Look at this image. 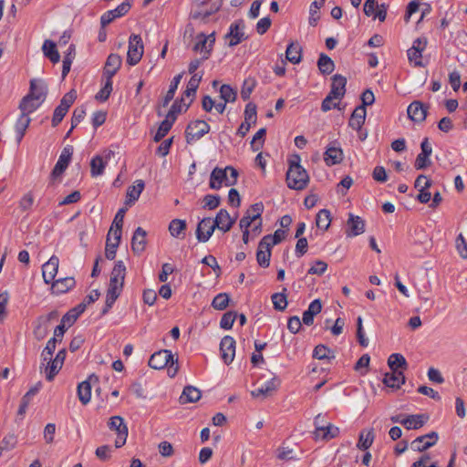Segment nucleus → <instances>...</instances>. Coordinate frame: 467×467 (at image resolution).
Wrapping results in <instances>:
<instances>
[{
  "mask_svg": "<svg viewBox=\"0 0 467 467\" xmlns=\"http://www.w3.org/2000/svg\"><path fill=\"white\" fill-rule=\"evenodd\" d=\"M144 47L140 35L132 34L129 39L127 63L130 66L137 65L143 56Z\"/></svg>",
  "mask_w": 467,
  "mask_h": 467,
  "instance_id": "5",
  "label": "nucleus"
},
{
  "mask_svg": "<svg viewBox=\"0 0 467 467\" xmlns=\"http://www.w3.org/2000/svg\"><path fill=\"white\" fill-rule=\"evenodd\" d=\"M439 436L436 431H431L428 434L416 438L411 443L410 448L414 451H425L429 448L432 447L438 441Z\"/></svg>",
  "mask_w": 467,
  "mask_h": 467,
  "instance_id": "11",
  "label": "nucleus"
},
{
  "mask_svg": "<svg viewBox=\"0 0 467 467\" xmlns=\"http://www.w3.org/2000/svg\"><path fill=\"white\" fill-rule=\"evenodd\" d=\"M170 363L174 364L173 355L171 350L162 349L152 354L149 359V366L154 369H161Z\"/></svg>",
  "mask_w": 467,
  "mask_h": 467,
  "instance_id": "9",
  "label": "nucleus"
},
{
  "mask_svg": "<svg viewBox=\"0 0 467 467\" xmlns=\"http://www.w3.org/2000/svg\"><path fill=\"white\" fill-rule=\"evenodd\" d=\"M256 105L253 102H249L246 104L244 109V122H248L250 125H253L256 123Z\"/></svg>",
  "mask_w": 467,
  "mask_h": 467,
  "instance_id": "57",
  "label": "nucleus"
},
{
  "mask_svg": "<svg viewBox=\"0 0 467 467\" xmlns=\"http://www.w3.org/2000/svg\"><path fill=\"white\" fill-rule=\"evenodd\" d=\"M271 247L270 237L264 236L259 242L256 252V261L260 266L265 268L269 266L271 258Z\"/></svg>",
  "mask_w": 467,
  "mask_h": 467,
  "instance_id": "12",
  "label": "nucleus"
},
{
  "mask_svg": "<svg viewBox=\"0 0 467 467\" xmlns=\"http://www.w3.org/2000/svg\"><path fill=\"white\" fill-rule=\"evenodd\" d=\"M264 211V205L262 202H256L250 206L246 211L244 217L240 220L239 226L241 229L249 228L252 223L261 219V214Z\"/></svg>",
  "mask_w": 467,
  "mask_h": 467,
  "instance_id": "13",
  "label": "nucleus"
},
{
  "mask_svg": "<svg viewBox=\"0 0 467 467\" xmlns=\"http://www.w3.org/2000/svg\"><path fill=\"white\" fill-rule=\"evenodd\" d=\"M229 305V296L226 293L218 294L212 302V306L217 310H224Z\"/></svg>",
  "mask_w": 467,
  "mask_h": 467,
  "instance_id": "58",
  "label": "nucleus"
},
{
  "mask_svg": "<svg viewBox=\"0 0 467 467\" xmlns=\"http://www.w3.org/2000/svg\"><path fill=\"white\" fill-rule=\"evenodd\" d=\"M202 76H197L194 74L188 82L187 88L184 91V96L186 97H194L196 94V90L201 82Z\"/></svg>",
  "mask_w": 467,
  "mask_h": 467,
  "instance_id": "56",
  "label": "nucleus"
},
{
  "mask_svg": "<svg viewBox=\"0 0 467 467\" xmlns=\"http://www.w3.org/2000/svg\"><path fill=\"white\" fill-rule=\"evenodd\" d=\"M41 388V382L36 383L32 387L21 399V403L17 411L19 416H24L26 412L27 407L33 396H35Z\"/></svg>",
  "mask_w": 467,
  "mask_h": 467,
  "instance_id": "37",
  "label": "nucleus"
},
{
  "mask_svg": "<svg viewBox=\"0 0 467 467\" xmlns=\"http://www.w3.org/2000/svg\"><path fill=\"white\" fill-rule=\"evenodd\" d=\"M59 259L52 255L49 260L42 266V276L46 284H51L56 277L58 270Z\"/></svg>",
  "mask_w": 467,
  "mask_h": 467,
  "instance_id": "20",
  "label": "nucleus"
},
{
  "mask_svg": "<svg viewBox=\"0 0 467 467\" xmlns=\"http://www.w3.org/2000/svg\"><path fill=\"white\" fill-rule=\"evenodd\" d=\"M238 171L232 166H227L224 169L214 168L210 176L209 185L213 190H219L224 182L226 186H233L236 184Z\"/></svg>",
  "mask_w": 467,
  "mask_h": 467,
  "instance_id": "2",
  "label": "nucleus"
},
{
  "mask_svg": "<svg viewBox=\"0 0 467 467\" xmlns=\"http://www.w3.org/2000/svg\"><path fill=\"white\" fill-rule=\"evenodd\" d=\"M220 98L224 102H234L237 98V92L230 85L223 84L220 88Z\"/></svg>",
  "mask_w": 467,
  "mask_h": 467,
  "instance_id": "52",
  "label": "nucleus"
},
{
  "mask_svg": "<svg viewBox=\"0 0 467 467\" xmlns=\"http://www.w3.org/2000/svg\"><path fill=\"white\" fill-rule=\"evenodd\" d=\"M112 92V79L106 78L104 87L97 93L96 99L106 101Z\"/></svg>",
  "mask_w": 467,
  "mask_h": 467,
  "instance_id": "61",
  "label": "nucleus"
},
{
  "mask_svg": "<svg viewBox=\"0 0 467 467\" xmlns=\"http://www.w3.org/2000/svg\"><path fill=\"white\" fill-rule=\"evenodd\" d=\"M201 390L193 386L184 387L179 401L181 404H187L190 402H196L201 399Z\"/></svg>",
  "mask_w": 467,
  "mask_h": 467,
  "instance_id": "32",
  "label": "nucleus"
},
{
  "mask_svg": "<svg viewBox=\"0 0 467 467\" xmlns=\"http://www.w3.org/2000/svg\"><path fill=\"white\" fill-rule=\"evenodd\" d=\"M325 0H314L309 9V25L312 26H317L319 19L318 10L324 5Z\"/></svg>",
  "mask_w": 467,
  "mask_h": 467,
  "instance_id": "50",
  "label": "nucleus"
},
{
  "mask_svg": "<svg viewBox=\"0 0 467 467\" xmlns=\"http://www.w3.org/2000/svg\"><path fill=\"white\" fill-rule=\"evenodd\" d=\"M133 0H125L115 9L107 11L100 17L101 27L104 28L109 25L114 19L126 15L131 7Z\"/></svg>",
  "mask_w": 467,
  "mask_h": 467,
  "instance_id": "8",
  "label": "nucleus"
},
{
  "mask_svg": "<svg viewBox=\"0 0 467 467\" xmlns=\"http://www.w3.org/2000/svg\"><path fill=\"white\" fill-rule=\"evenodd\" d=\"M42 50H43L44 55L47 58H49V60L52 63L56 64V63L59 62L60 55L57 49L56 44L52 40H49V39L45 40L43 47H42Z\"/></svg>",
  "mask_w": 467,
  "mask_h": 467,
  "instance_id": "38",
  "label": "nucleus"
},
{
  "mask_svg": "<svg viewBox=\"0 0 467 467\" xmlns=\"http://www.w3.org/2000/svg\"><path fill=\"white\" fill-rule=\"evenodd\" d=\"M317 67L323 75H329L335 69V63L327 55L321 53L317 60Z\"/></svg>",
  "mask_w": 467,
  "mask_h": 467,
  "instance_id": "41",
  "label": "nucleus"
},
{
  "mask_svg": "<svg viewBox=\"0 0 467 467\" xmlns=\"http://www.w3.org/2000/svg\"><path fill=\"white\" fill-rule=\"evenodd\" d=\"M244 28V25L242 21L231 25L230 31L225 36V37L230 38V47H234L246 38Z\"/></svg>",
  "mask_w": 467,
  "mask_h": 467,
  "instance_id": "23",
  "label": "nucleus"
},
{
  "mask_svg": "<svg viewBox=\"0 0 467 467\" xmlns=\"http://www.w3.org/2000/svg\"><path fill=\"white\" fill-rule=\"evenodd\" d=\"M347 231L346 234L348 237H354L362 234L365 232V221L353 213H348V219L347 221Z\"/></svg>",
  "mask_w": 467,
  "mask_h": 467,
  "instance_id": "19",
  "label": "nucleus"
},
{
  "mask_svg": "<svg viewBox=\"0 0 467 467\" xmlns=\"http://www.w3.org/2000/svg\"><path fill=\"white\" fill-rule=\"evenodd\" d=\"M73 155V147L70 146V145H67L66 146L59 158H58V161H57L52 172H51V179L55 180L56 178L61 176L63 174V172L66 171V169L67 168L69 162H70V160H71V157Z\"/></svg>",
  "mask_w": 467,
  "mask_h": 467,
  "instance_id": "10",
  "label": "nucleus"
},
{
  "mask_svg": "<svg viewBox=\"0 0 467 467\" xmlns=\"http://www.w3.org/2000/svg\"><path fill=\"white\" fill-rule=\"evenodd\" d=\"M126 275V267L122 261L116 262L110 275L109 285H117L123 288Z\"/></svg>",
  "mask_w": 467,
  "mask_h": 467,
  "instance_id": "26",
  "label": "nucleus"
},
{
  "mask_svg": "<svg viewBox=\"0 0 467 467\" xmlns=\"http://www.w3.org/2000/svg\"><path fill=\"white\" fill-rule=\"evenodd\" d=\"M347 78L339 74H336L332 78L331 89L329 94L336 99H341L346 93Z\"/></svg>",
  "mask_w": 467,
  "mask_h": 467,
  "instance_id": "25",
  "label": "nucleus"
},
{
  "mask_svg": "<svg viewBox=\"0 0 467 467\" xmlns=\"http://www.w3.org/2000/svg\"><path fill=\"white\" fill-rule=\"evenodd\" d=\"M455 247L459 254V255L462 259H467V243L462 235V234H460L455 240Z\"/></svg>",
  "mask_w": 467,
  "mask_h": 467,
  "instance_id": "62",
  "label": "nucleus"
},
{
  "mask_svg": "<svg viewBox=\"0 0 467 467\" xmlns=\"http://www.w3.org/2000/svg\"><path fill=\"white\" fill-rule=\"evenodd\" d=\"M186 228V222L181 219H173L169 224V232L171 235L176 238H180L181 234H184Z\"/></svg>",
  "mask_w": 467,
  "mask_h": 467,
  "instance_id": "47",
  "label": "nucleus"
},
{
  "mask_svg": "<svg viewBox=\"0 0 467 467\" xmlns=\"http://www.w3.org/2000/svg\"><path fill=\"white\" fill-rule=\"evenodd\" d=\"M30 121H31V119L28 116H26L23 114H21L19 119H17L15 129H16V140H17L18 143L22 140V139L26 131V129L29 126Z\"/></svg>",
  "mask_w": 467,
  "mask_h": 467,
  "instance_id": "44",
  "label": "nucleus"
},
{
  "mask_svg": "<svg viewBox=\"0 0 467 467\" xmlns=\"http://www.w3.org/2000/svg\"><path fill=\"white\" fill-rule=\"evenodd\" d=\"M236 317L237 313L234 311H228L224 313L221 318L220 327L223 329H231Z\"/></svg>",
  "mask_w": 467,
  "mask_h": 467,
  "instance_id": "59",
  "label": "nucleus"
},
{
  "mask_svg": "<svg viewBox=\"0 0 467 467\" xmlns=\"http://www.w3.org/2000/svg\"><path fill=\"white\" fill-rule=\"evenodd\" d=\"M366 114L367 110L364 106L357 107L350 116L348 121L349 127L353 130H359L365 122Z\"/></svg>",
  "mask_w": 467,
  "mask_h": 467,
  "instance_id": "30",
  "label": "nucleus"
},
{
  "mask_svg": "<svg viewBox=\"0 0 467 467\" xmlns=\"http://www.w3.org/2000/svg\"><path fill=\"white\" fill-rule=\"evenodd\" d=\"M383 383L389 388L400 389V387L405 383V376L402 371L386 373Z\"/></svg>",
  "mask_w": 467,
  "mask_h": 467,
  "instance_id": "34",
  "label": "nucleus"
},
{
  "mask_svg": "<svg viewBox=\"0 0 467 467\" xmlns=\"http://www.w3.org/2000/svg\"><path fill=\"white\" fill-rule=\"evenodd\" d=\"M388 365L391 371H400L399 368L406 369L408 363L405 358L399 353L391 354L388 358Z\"/></svg>",
  "mask_w": 467,
  "mask_h": 467,
  "instance_id": "42",
  "label": "nucleus"
},
{
  "mask_svg": "<svg viewBox=\"0 0 467 467\" xmlns=\"http://www.w3.org/2000/svg\"><path fill=\"white\" fill-rule=\"evenodd\" d=\"M339 434V429L331 423L325 424L323 430H321L319 439L328 441L337 437Z\"/></svg>",
  "mask_w": 467,
  "mask_h": 467,
  "instance_id": "54",
  "label": "nucleus"
},
{
  "mask_svg": "<svg viewBox=\"0 0 467 467\" xmlns=\"http://www.w3.org/2000/svg\"><path fill=\"white\" fill-rule=\"evenodd\" d=\"M106 161L99 155L95 156L90 161V173L92 177L99 176L103 173Z\"/></svg>",
  "mask_w": 467,
  "mask_h": 467,
  "instance_id": "51",
  "label": "nucleus"
},
{
  "mask_svg": "<svg viewBox=\"0 0 467 467\" xmlns=\"http://www.w3.org/2000/svg\"><path fill=\"white\" fill-rule=\"evenodd\" d=\"M421 152L417 156L414 166L416 170H423L431 165L430 156L432 153V148L429 139L425 138L420 144Z\"/></svg>",
  "mask_w": 467,
  "mask_h": 467,
  "instance_id": "18",
  "label": "nucleus"
},
{
  "mask_svg": "<svg viewBox=\"0 0 467 467\" xmlns=\"http://www.w3.org/2000/svg\"><path fill=\"white\" fill-rule=\"evenodd\" d=\"M99 383V377L92 374L88 379L78 386V396L83 405L89 402L91 398V387Z\"/></svg>",
  "mask_w": 467,
  "mask_h": 467,
  "instance_id": "16",
  "label": "nucleus"
},
{
  "mask_svg": "<svg viewBox=\"0 0 467 467\" xmlns=\"http://www.w3.org/2000/svg\"><path fill=\"white\" fill-rule=\"evenodd\" d=\"M119 244L114 243L109 237H107L105 256L109 260H113L116 256L117 248Z\"/></svg>",
  "mask_w": 467,
  "mask_h": 467,
  "instance_id": "63",
  "label": "nucleus"
},
{
  "mask_svg": "<svg viewBox=\"0 0 467 467\" xmlns=\"http://www.w3.org/2000/svg\"><path fill=\"white\" fill-rule=\"evenodd\" d=\"M63 367V363L56 359L47 362L45 367V374L47 381H52Z\"/></svg>",
  "mask_w": 467,
  "mask_h": 467,
  "instance_id": "48",
  "label": "nucleus"
},
{
  "mask_svg": "<svg viewBox=\"0 0 467 467\" xmlns=\"http://www.w3.org/2000/svg\"><path fill=\"white\" fill-rule=\"evenodd\" d=\"M343 150L339 147L330 145L324 153V161L327 166H333L343 161Z\"/></svg>",
  "mask_w": 467,
  "mask_h": 467,
  "instance_id": "27",
  "label": "nucleus"
},
{
  "mask_svg": "<svg viewBox=\"0 0 467 467\" xmlns=\"http://www.w3.org/2000/svg\"><path fill=\"white\" fill-rule=\"evenodd\" d=\"M193 50L195 52L200 51L202 53V60H206L209 58V56L212 52L209 45L207 44L206 35L203 33L198 34L196 36V43L194 44Z\"/></svg>",
  "mask_w": 467,
  "mask_h": 467,
  "instance_id": "39",
  "label": "nucleus"
},
{
  "mask_svg": "<svg viewBox=\"0 0 467 467\" xmlns=\"http://www.w3.org/2000/svg\"><path fill=\"white\" fill-rule=\"evenodd\" d=\"M144 182L142 180H137L135 184L130 186L127 190V200L126 204L130 205L137 201L144 189Z\"/></svg>",
  "mask_w": 467,
  "mask_h": 467,
  "instance_id": "40",
  "label": "nucleus"
},
{
  "mask_svg": "<svg viewBox=\"0 0 467 467\" xmlns=\"http://www.w3.org/2000/svg\"><path fill=\"white\" fill-rule=\"evenodd\" d=\"M222 359L225 364L233 362L235 355V340L230 336H225L220 343Z\"/></svg>",
  "mask_w": 467,
  "mask_h": 467,
  "instance_id": "17",
  "label": "nucleus"
},
{
  "mask_svg": "<svg viewBox=\"0 0 467 467\" xmlns=\"http://www.w3.org/2000/svg\"><path fill=\"white\" fill-rule=\"evenodd\" d=\"M286 291L285 287H283L282 292L275 293L272 295L271 299L274 305L275 309L278 311H284L287 306V298H286Z\"/></svg>",
  "mask_w": 467,
  "mask_h": 467,
  "instance_id": "46",
  "label": "nucleus"
},
{
  "mask_svg": "<svg viewBox=\"0 0 467 467\" xmlns=\"http://www.w3.org/2000/svg\"><path fill=\"white\" fill-rule=\"evenodd\" d=\"M76 281L73 277L67 276L52 282L51 291L53 294H64L73 288Z\"/></svg>",
  "mask_w": 467,
  "mask_h": 467,
  "instance_id": "29",
  "label": "nucleus"
},
{
  "mask_svg": "<svg viewBox=\"0 0 467 467\" xmlns=\"http://www.w3.org/2000/svg\"><path fill=\"white\" fill-rule=\"evenodd\" d=\"M108 426L109 430L114 431L118 435L115 441V447H122L126 443L128 437V427L124 423L123 418L120 416H113L109 418Z\"/></svg>",
  "mask_w": 467,
  "mask_h": 467,
  "instance_id": "6",
  "label": "nucleus"
},
{
  "mask_svg": "<svg viewBox=\"0 0 467 467\" xmlns=\"http://www.w3.org/2000/svg\"><path fill=\"white\" fill-rule=\"evenodd\" d=\"M216 229L213 219L205 217L202 219L196 228V238L201 243H206Z\"/></svg>",
  "mask_w": 467,
  "mask_h": 467,
  "instance_id": "14",
  "label": "nucleus"
},
{
  "mask_svg": "<svg viewBox=\"0 0 467 467\" xmlns=\"http://www.w3.org/2000/svg\"><path fill=\"white\" fill-rule=\"evenodd\" d=\"M375 435L372 429L368 431H362L358 437L357 447L361 451L368 450L373 443Z\"/></svg>",
  "mask_w": 467,
  "mask_h": 467,
  "instance_id": "43",
  "label": "nucleus"
},
{
  "mask_svg": "<svg viewBox=\"0 0 467 467\" xmlns=\"http://www.w3.org/2000/svg\"><path fill=\"white\" fill-rule=\"evenodd\" d=\"M408 58L410 63H413L415 67H423V63L421 60L422 52H420L416 47H410L407 51Z\"/></svg>",
  "mask_w": 467,
  "mask_h": 467,
  "instance_id": "60",
  "label": "nucleus"
},
{
  "mask_svg": "<svg viewBox=\"0 0 467 467\" xmlns=\"http://www.w3.org/2000/svg\"><path fill=\"white\" fill-rule=\"evenodd\" d=\"M122 63V58L118 54H110L105 63L103 76L106 78H110L118 72Z\"/></svg>",
  "mask_w": 467,
  "mask_h": 467,
  "instance_id": "24",
  "label": "nucleus"
},
{
  "mask_svg": "<svg viewBox=\"0 0 467 467\" xmlns=\"http://www.w3.org/2000/svg\"><path fill=\"white\" fill-rule=\"evenodd\" d=\"M255 86H256V81L254 78H248L244 79L243 86H242V89H241V98L244 100H247L250 98Z\"/></svg>",
  "mask_w": 467,
  "mask_h": 467,
  "instance_id": "55",
  "label": "nucleus"
},
{
  "mask_svg": "<svg viewBox=\"0 0 467 467\" xmlns=\"http://www.w3.org/2000/svg\"><path fill=\"white\" fill-rule=\"evenodd\" d=\"M47 85L44 81L38 79H32L30 81L29 95L35 97L36 100L44 101L47 95Z\"/></svg>",
  "mask_w": 467,
  "mask_h": 467,
  "instance_id": "36",
  "label": "nucleus"
},
{
  "mask_svg": "<svg viewBox=\"0 0 467 467\" xmlns=\"http://www.w3.org/2000/svg\"><path fill=\"white\" fill-rule=\"evenodd\" d=\"M331 223L330 212L327 209L320 210L317 214L316 224L319 229L327 230Z\"/></svg>",
  "mask_w": 467,
  "mask_h": 467,
  "instance_id": "49",
  "label": "nucleus"
},
{
  "mask_svg": "<svg viewBox=\"0 0 467 467\" xmlns=\"http://www.w3.org/2000/svg\"><path fill=\"white\" fill-rule=\"evenodd\" d=\"M302 47L298 42H291L285 50V57L292 64H298L302 60Z\"/></svg>",
  "mask_w": 467,
  "mask_h": 467,
  "instance_id": "35",
  "label": "nucleus"
},
{
  "mask_svg": "<svg viewBox=\"0 0 467 467\" xmlns=\"http://www.w3.org/2000/svg\"><path fill=\"white\" fill-rule=\"evenodd\" d=\"M300 157L296 154L290 161L289 169L286 172L287 186L294 190H303L309 181L306 171L300 165Z\"/></svg>",
  "mask_w": 467,
  "mask_h": 467,
  "instance_id": "1",
  "label": "nucleus"
},
{
  "mask_svg": "<svg viewBox=\"0 0 467 467\" xmlns=\"http://www.w3.org/2000/svg\"><path fill=\"white\" fill-rule=\"evenodd\" d=\"M59 317V313L57 310H53L49 312L47 315L39 316L35 321H34V328H33V335L34 337L37 341L43 340L48 331H49V325L52 320L57 319Z\"/></svg>",
  "mask_w": 467,
  "mask_h": 467,
  "instance_id": "3",
  "label": "nucleus"
},
{
  "mask_svg": "<svg viewBox=\"0 0 467 467\" xmlns=\"http://www.w3.org/2000/svg\"><path fill=\"white\" fill-rule=\"evenodd\" d=\"M327 269V264L322 260H317L315 262L314 265H312L307 274L308 275H322Z\"/></svg>",
  "mask_w": 467,
  "mask_h": 467,
  "instance_id": "64",
  "label": "nucleus"
},
{
  "mask_svg": "<svg viewBox=\"0 0 467 467\" xmlns=\"http://www.w3.org/2000/svg\"><path fill=\"white\" fill-rule=\"evenodd\" d=\"M213 222L216 228L226 233L230 231L234 224L235 218H232L225 209H221Z\"/></svg>",
  "mask_w": 467,
  "mask_h": 467,
  "instance_id": "22",
  "label": "nucleus"
},
{
  "mask_svg": "<svg viewBox=\"0 0 467 467\" xmlns=\"http://www.w3.org/2000/svg\"><path fill=\"white\" fill-rule=\"evenodd\" d=\"M77 99V92L75 89H71L67 94H65L60 100L59 105L55 109L53 118H52V126H57L63 119V118L67 113L69 108L72 106L74 101Z\"/></svg>",
  "mask_w": 467,
  "mask_h": 467,
  "instance_id": "4",
  "label": "nucleus"
},
{
  "mask_svg": "<svg viewBox=\"0 0 467 467\" xmlns=\"http://www.w3.org/2000/svg\"><path fill=\"white\" fill-rule=\"evenodd\" d=\"M210 130L209 124L204 120H194L188 124L185 133L188 143L200 140Z\"/></svg>",
  "mask_w": 467,
  "mask_h": 467,
  "instance_id": "7",
  "label": "nucleus"
},
{
  "mask_svg": "<svg viewBox=\"0 0 467 467\" xmlns=\"http://www.w3.org/2000/svg\"><path fill=\"white\" fill-rule=\"evenodd\" d=\"M428 420L429 417L425 414L409 415L404 418L403 426L407 430H418L421 428Z\"/></svg>",
  "mask_w": 467,
  "mask_h": 467,
  "instance_id": "31",
  "label": "nucleus"
},
{
  "mask_svg": "<svg viewBox=\"0 0 467 467\" xmlns=\"http://www.w3.org/2000/svg\"><path fill=\"white\" fill-rule=\"evenodd\" d=\"M280 379L277 377H274L271 380L267 381L262 387L254 389L251 391V395L254 398H263L265 399L271 396L279 387Z\"/></svg>",
  "mask_w": 467,
  "mask_h": 467,
  "instance_id": "21",
  "label": "nucleus"
},
{
  "mask_svg": "<svg viewBox=\"0 0 467 467\" xmlns=\"http://www.w3.org/2000/svg\"><path fill=\"white\" fill-rule=\"evenodd\" d=\"M313 358L322 360H331L336 358L335 352L325 345H317L313 351Z\"/></svg>",
  "mask_w": 467,
  "mask_h": 467,
  "instance_id": "45",
  "label": "nucleus"
},
{
  "mask_svg": "<svg viewBox=\"0 0 467 467\" xmlns=\"http://www.w3.org/2000/svg\"><path fill=\"white\" fill-rule=\"evenodd\" d=\"M146 231L141 227H138L131 239V249L135 254H140L146 247Z\"/></svg>",
  "mask_w": 467,
  "mask_h": 467,
  "instance_id": "28",
  "label": "nucleus"
},
{
  "mask_svg": "<svg viewBox=\"0 0 467 467\" xmlns=\"http://www.w3.org/2000/svg\"><path fill=\"white\" fill-rule=\"evenodd\" d=\"M266 134V129H260L253 137L251 141V149L253 151H258L261 150L265 143V138Z\"/></svg>",
  "mask_w": 467,
  "mask_h": 467,
  "instance_id": "53",
  "label": "nucleus"
},
{
  "mask_svg": "<svg viewBox=\"0 0 467 467\" xmlns=\"http://www.w3.org/2000/svg\"><path fill=\"white\" fill-rule=\"evenodd\" d=\"M428 109V105L415 100L407 109L408 117L414 122H422L426 119Z\"/></svg>",
  "mask_w": 467,
  "mask_h": 467,
  "instance_id": "15",
  "label": "nucleus"
},
{
  "mask_svg": "<svg viewBox=\"0 0 467 467\" xmlns=\"http://www.w3.org/2000/svg\"><path fill=\"white\" fill-rule=\"evenodd\" d=\"M42 103L40 100H36L35 97L27 94L23 98L19 104V109L21 110V114L28 116L30 113L35 111Z\"/></svg>",
  "mask_w": 467,
  "mask_h": 467,
  "instance_id": "33",
  "label": "nucleus"
}]
</instances>
